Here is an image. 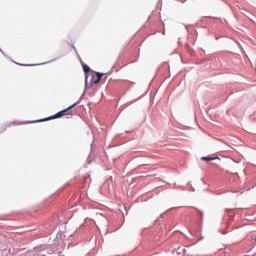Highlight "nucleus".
I'll use <instances>...</instances> for the list:
<instances>
[{"label": "nucleus", "instance_id": "obj_1", "mask_svg": "<svg viewBox=\"0 0 256 256\" xmlns=\"http://www.w3.org/2000/svg\"><path fill=\"white\" fill-rule=\"evenodd\" d=\"M75 105H77V103L73 104L72 106L56 113L55 115L53 116H50L46 119H43V120H40V121H51L52 119H61V117H65V116H68V117H71L73 115V107H75Z\"/></svg>", "mask_w": 256, "mask_h": 256}, {"label": "nucleus", "instance_id": "obj_2", "mask_svg": "<svg viewBox=\"0 0 256 256\" xmlns=\"http://www.w3.org/2000/svg\"><path fill=\"white\" fill-rule=\"evenodd\" d=\"M102 77H103V73L96 72L95 74L92 75V83L97 85V83L101 81Z\"/></svg>", "mask_w": 256, "mask_h": 256}, {"label": "nucleus", "instance_id": "obj_3", "mask_svg": "<svg viewBox=\"0 0 256 256\" xmlns=\"http://www.w3.org/2000/svg\"><path fill=\"white\" fill-rule=\"evenodd\" d=\"M216 159H219V157H214V158H211V157H202V158H201L202 161H215Z\"/></svg>", "mask_w": 256, "mask_h": 256}, {"label": "nucleus", "instance_id": "obj_4", "mask_svg": "<svg viewBox=\"0 0 256 256\" xmlns=\"http://www.w3.org/2000/svg\"><path fill=\"white\" fill-rule=\"evenodd\" d=\"M82 67H83L84 73H89V71H91V68H89L87 64H83Z\"/></svg>", "mask_w": 256, "mask_h": 256}]
</instances>
